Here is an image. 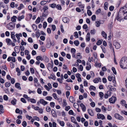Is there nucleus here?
I'll use <instances>...</instances> for the list:
<instances>
[{
	"mask_svg": "<svg viewBox=\"0 0 127 127\" xmlns=\"http://www.w3.org/2000/svg\"><path fill=\"white\" fill-rule=\"evenodd\" d=\"M14 4V3L13 2H12L10 4V6L11 7L14 8L15 7Z\"/></svg>",
	"mask_w": 127,
	"mask_h": 127,
	"instance_id": "nucleus-59",
	"label": "nucleus"
},
{
	"mask_svg": "<svg viewBox=\"0 0 127 127\" xmlns=\"http://www.w3.org/2000/svg\"><path fill=\"white\" fill-rule=\"evenodd\" d=\"M89 89L90 91H91L92 90H96V88L93 85H91L90 86V87L89 88Z\"/></svg>",
	"mask_w": 127,
	"mask_h": 127,
	"instance_id": "nucleus-25",
	"label": "nucleus"
},
{
	"mask_svg": "<svg viewBox=\"0 0 127 127\" xmlns=\"http://www.w3.org/2000/svg\"><path fill=\"white\" fill-rule=\"evenodd\" d=\"M88 112L89 114L91 116H93L94 115V113L91 109H89L88 110Z\"/></svg>",
	"mask_w": 127,
	"mask_h": 127,
	"instance_id": "nucleus-13",
	"label": "nucleus"
},
{
	"mask_svg": "<svg viewBox=\"0 0 127 127\" xmlns=\"http://www.w3.org/2000/svg\"><path fill=\"white\" fill-rule=\"evenodd\" d=\"M6 42L7 43V45H9L10 44V43L11 42V40L10 39L8 38H6Z\"/></svg>",
	"mask_w": 127,
	"mask_h": 127,
	"instance_id": "nucleus-23",
	"label": "nucleus"
},
{
	"mask_svg": "<svg viewBox=\"0 0 127 127\" xmlns=\"http://www.w3.org/2000/svg\"><path fill=\"white\" fill-rule=\"evenodd\" d=\"M80 106L81 107L83 111H85L86 110V108L85 105L83 103H81L80 105Z\"/></svg>",
	"mask_w": 127,
	"mask_h": 127,
	"instance_id": "nucleus-17",
	"label": "nucleus"
},
{
	"mask_svg": "<svg viewBox=\"0 0 127 127\" xmlns=\"http://www.w3.org/2000/svg\"><path fill=\"white\" fill-rule=\"evenodd\" d=\"M121 104L123 106H124V105L126 104V101L124 100H122L121 101Z\"/></svg>",
	"mask_w": 127,
	"mask_h": 127,
	"instance_id": "nucleus-49",
	"label": "nucleus"
},
{
	"mask_svg": "<svg viewBox=\"0 0 127 127\" xmlns=\"http://www.w3.org/2000/svg\"><path fill=\"white\" fill-rule=\"evenodd\" d=\"M15 32H12L11 33V37L13 39L14 41L16 42V41L15 38V35H14Z\"/></svg>",
	"mask_w": 127,
	"mask_h": 127,
	"instance_id": "nucleus-9",
	"label": "nucleus"
},
{
	"mask_svg": "<svg viewBox=\"0 0 127 127\" xmlns=\"http://www.w3.org/2000/svg\"><path fill=\"white\" fill-rule=\"evenodd\" d=\"M53 19L51 17H49L47 19V21L49 23H51L53 21Z\"/></svg>",
	"mask_w": 127,
	"mask_h": 127,
	"instance_id": "nucleus-35",
	"label": "nucleus"
},
{
	"mask_svg": "<svg viewBox=\"0 0 127 127\" xmlns=\"http://www.w3.org/2000/svg\"><path fill=\"white\" fill-rule=\"evenodd\" d=\"M3 99L5 100H7L8 99V96L6 95H4L3 96Z\"/></svg>",
	"mask_w": 127,
	"mask_h": 127,
	"instance_id": "nucleus-57",
	"label": "nucleus"
},
{
	"mask_svg": "<svg viewBox=\"0 0 127 127\" xmlns=\"http://www.w3.org/2000/svg\"><path fill=\"white\" fill-rule=\"evenodd\" d=\"M50 105L51 107L54 108L55 105V103L53 102H51L50 103Z\"/></svg>",
	"mask_w": 127,
	"mask_h": 127,
	"instance_id": "nucleus-44",
	"label": "nucleus"
},
{
	"mask_svg": "<svg viewBox=\"0 0 127 127\" xmlns=\"http://www.w3.org/2000/svg\"><path fill=\"white\" fill-rule=\"evenodd\" d=\"M16 36L17 38L19 40L20 39V37L22 36V34L21 33H19V34H16Z\"/></svg>",
	"mask_w": 127,
	"mask_h": 127,
	"instance_id": "nucleus-20",
	"label": "nucleus"
},
{
	"mask_svg": "<svg viewBox=\"0 0 127 127\" xmlns=\"http://www.w3.org/2000/svg\"><path fill=\"white\" fill-rule=\"evenodd\" d=\"M101 109L102 110H103V111L104 112H105L107 110V108L106 107H105L104 106H102L101 107Z\"/></svg>",
	"mask_w": 127,
	"mask_h": 127,
	"instance_id": "nucleus-48",
	"label": "nucleus"
},
{
	"mask_svg": "<svg viewBox=\"0 0 127 127\" xmlns=\"http://www.w3.org/2000/svg\"><path fill=\"white\" fill-rule=\"evenodd\" d=\"M51 113L52 116L53 117H55L56 116V113L54 109H52V110Z\"/></svg>",
	"mask_w": 127,
	"mask_h": 127,
	"instance_id": "nucleus-22",
	"label": "nucleus"
},
{
	"mask_svg": "<svg viewBox=\"0 0 127 127\" xmlns=\"http://www.w3.org/2000/svg\"><path fill=\"white\" fill-rule=\"evenodd\" d=\"M32 27L33 29L35 31L37 29V26L33 24L32 25Z\"/></svg>",
	"mask_w": 127,
	"mask_h": 127,
	"instance_id": "nucleus-36",
	"label": "nucleus"
},
{
	"mask_svg": "<svg viewBox=\"0 0 127 127\" xmlns=\"http://www.w3.org/2000/svg\"><path fill=\"white\" fill-rule=\"evenodd\" d=\"M24 18V15H22L20 17H19L18 18V20L19 21H20L22 19H23Z\"/></svg>",
	"mask_w": 127,
	"mask_h": 127,
	"instance_id": "nucleus-28",
	"label": "nucleus"
},
{
	"mask_svg": "<svg viewBox=\"0 0 127 127\" xmlns=\"http://www.w3.org/2000/svg\"><path fill=\"white\" fill-rule=\"evenodd\" d=\"M10 27H8V29L9 30H12L13 29L15 26V24L13 22H11L9 23Z\"/></svg>",
	"mask_w": 127,
	"mask_h": 127,
	"instance_id": "nucleus-4",
	"label": "nucleus"
},
{
	"mask_svg": "<svg viewBox=\"0 0 127 127\" xmlns=\"http://www.w3.org/2000/svg\"><path fill=\"white\" fill-rule=\"evenodd\" d=\"M53 62L51 61V63H48L47 64V66L49 67L52 68L53 67Z\"/></svg>",
	"mask_w": 127,
	"mask_h": 127,
	"instance_id": "nucleus-16",
	"label": "nucleus"
},
{
	"mask_svg": "<svg viewBox=\"0 0 127 127\" xmlns=\"http://www.w3.org/2000/svg\"><path fill=\"white\" fill-rule=\"evenodd\" d=\"M101 34L103 37L105 38H106L107 37V35L106 34L104 31H102Z\"/></svg>",
	"mask_w": 127,
	"mask_h": 127,
	"instance_id": "nucleus-19",
	"label": "nucleus"
},
{
	"mask_svg": "<svg viewBox=\"0 0 127 127\" xmlns=\"http://www.w3.org/2000/svg\"><path fill=\"white\" fill-rule=\"evenodd\" d=\"M87 13L89 16H90L92 15V12L90 10H88L87 11Z\"/></svg>",
	"mask_w": 127,
	"mask_h": 127,
	"instance_id": "nucleus-46",
	"label": "nucleus"
},
{
	"mask_svg": "<svg viewBox=\"0 0 127 127\" xmlns=\"http://www.w3.org/2000/svg\"><path fill=\"white\" fill-rule=\"evenodd\" d=\"M52 30L53 31H54L56 29V27L55 25H52L51 26Z\"/></svg>",
	"mask_w": 127,
	"mask_h": 127,
	"instance_id": "nucleus-50",
	"label": "nucleus"
},
{
	"mask_svg": "<svg viewBox=\"0 0 127 127\" xmlns=\"http://www.w3.org/2000/svg\"><path fill=\"white\" fill-rule=\"evenodd\" d=\"M17 101L15 99H14L13 100H12L11 101V103L13 105H15L16 104V102Z\"/></svg>",
	"mask_w": 127,
	"mask_h": 127,
	"instance_id": "nucleus-26",
	"label": "nucleus"
},
{
	"mask_svg": "<svg viewBox=\"0 0 127 127\" xmlns=\"http://www.w3.org/2000/svg\"><path fill=\"white\" fill-rule=\"evenodd\" d=\"M59 124L62 127L64 126V123L63 121H60L59 122Z\"/></svg>",
	"mask_w": 127,
	"mask_h": 127,
	"instance_id": "nucleus-39",
	"label": "nucleus"
},
{
	"mask_svg": "<svg viewBox=\"0 0 127 127\" xmlns=\"http://www.w3.org/2000/svg\"><path fill=\"white\" fill-rule=\"evenodd\" d=\"M93 81L95 83H97L99 82V80H98L97 78H96L95 79L93 80Z\"/></svg>",
	"mask_w": 127,
	"mask_h": 127,
	"instance_id": "nucleus-61",
	"label": "nucleus"
},
{
	"mask_svg": "<svg viewBox=\"0 0 127 127\" xmlns=\"http://www.w3.org/2000/svg\"><path fill=\"white\" fill-rule=\"evenodd\" d=\"M91 106L92 107H94L95 105V104L94 102H92L90 103Z\"/></svg>",
	"mask_w": 127,
	"mask_h": 127,
	"instance_id": "nucleus-58",
	"label": "nucleus"
},
{
	"mask_svg": "<svg viewBox=\"0 0 127 127\" xmlns=\"http://www.w3.org/2000/svg\"><path fill=\"white\" fill-rule=\"evenodd\" d=\"M116 100V98L114 96H112L109 99V102L112 103H114Z\"/></svg>",
	"mask_w": 127,
	"mask_h": 127,
	"instance_id": "nucleus-3",
	"label": "nucleus"
},
{
	"mask_svg": "<svg viewBox=\"0 0 127 127\" xmlns=\"http://www.w3.org/2000/svg\"><path fill=\"white\" fill-rule=\"evenodd\" d=\"M47 23L46 22H44L43 23V27L45 29L47 27Z\"/></svg>",
	"mask_w": 127,
	"mask_h": 127,
	"instance_id": "nucleus-60",
	"label": "nucleus"
},
{
	"mask_svg": "<svg viewBox=\"0 0 127 127\" xmlns=\"http://www.w3.org/2000/svg\"><path fill=\"white\" fill-rule=\"evenodd\" d=\"M56 8L59 10H61V5L59 4H58L56 6Z\"/></svg>",
	"mask_w": 127,
	"mask_h": 127,
	"instance_id": "nucleus-56",
	"label": "nucleus"
},
{
	"mask_svg": "<svg viewBox=\"0 0 127 127\" xmlns=\"http://www.w3.org/2000/svg\"><path fill=\"white\" fill-rule=\"evenodd\" d=\"M97 118L98 119H101L103 120L105 118V116L102 114L97 113Z\"/></svg>",
	"mask_w": 127,
	"mask_h": 127,
	"instance_id": "nucleus-7",
	"label": "nucleus"
},
{
	"mask_svg": "<svg viewBox=\"0 0 127 127\" xmlns=\"http://www.w3.org/2000/svg\"><path fill=\"white\" fill-rule=\"evenodd\" d=\"M70 109V107L69 106H67L65 107V110L66 111H68Z\"/></svg>",
	"mask_w": 127,
	"mask_h": 127,
	"instance_id": "nucleus-63",
	"label": "nucleus"
},
{
	"mask_svg": "<svg viewBox=\"0 0 127 127\" xmlns=\"http://www.w3.org/2000/svg\"><path fill=\"white\" fill-rule=\"evenodd\" d=\"M114 43H115V47L116 49H118L120 47V45L119 43L117 42H116Z\"/></svg>",
	"mask_w": 127,
	"mask_h": 127,
	"instance_id": "nucleus-14",
	"label": "nucleus"
},
{
	"mask_svg": "<svg viewBox=\"0 0 127 127\" xmlns=\"http://www.w3.org/2000/svg\"><path fill=\"white\" fill-rule=\"evenodd\" d=\"M74 36L75 37V38H77L78 37V33L77 32H75L74 33Z\"/></svg>",
	"mask_w": 127,
	"mask_h": 127,
	"instance_id": "nucleus-47",
	"label": "nucleus"
},
{
	"mask_svg": "<svg viewBox=\"0 0 127 127\" xmlns=\"http://www.w3.org/2000/svg\"><path fill=\"white\" fill-rule=\"evenodd\" d=\"M10 85V82H6L5 84V86L6 87H9Z\"/></svg>",
	"mask_w": 127,
	"mask_h": 127,
	"instance_id": "nucleus-33",
	"label": "nucleus"
},
{
	"mask_svg": "<svg viewBox=\"0 0 127 127\" xmlns=\"http://www.w3.org/2000/svg\"><path fill=\"white\" fill-rule=\"evenodd\" d=\"M20 84L19 83H17L15 84V86L17 89L19 90H21V88L20 87Z\"/></svg>",
	"mask_w": 127,
	"mask_h": 127,
	"instance_id": "nucleus-15",
	"label": "nucleus"
},
{
	"mask_svg": "<svg viewBox=\"0 0 127 127\" xmlns=\"http://www.w3.org/2000/svg\"><path fill=\"white\" fill-rule=\"evenodd\" d=\"M107 2H106L104 3V8L105 10H107Z\"/></svg>",
	"mask_w": 127,
	"mask_h": 127,
	"instance_id": "nucleus-55",
	"label": "nucleus"
},
{
	"mask_svg": "<svg viewBox=\"0 0 127 127\" xmlns=\"http://www.w3.org/2000/svg\"><path fill=\"white\" fill-rule=\"evenodd\" d=\"M76 76L77 78V81L78 82H80L81 81V79L80 77V75L79 73L77 74Z\"/></svg>",
	"mask_w": 127,
	"mask_h": 127,
	"instance_id": "nucleus-11",
	"label": "nucleus"
},
{
	"mask_svg": "<svg viewBox=\"0 0 127 127\" xmlns=\"http://www.w3.org/2000/svg\"><path fill=\"white\" fill-rule=\"evenodd\" d=\"M100 20L96 21L95 22V25L97 27H99L100 25Z\"/></svg>",
	"mask_w": 127,
	"mask_h": 127,
	"instance_id": "nucleus-12",
	"label": "nucleus"
},
{
	"mask_svg": "<svg viewBox=\"0 0 127 127\" xmlns=\"http://www.w3.org/2000/svg\"><path fill=\"white\" fill-rule=\"evenodd\" d=\"M102 43V41L100 40H99L96 43L97 45H100Z\"/></svg>",
	"mask_w": 127,
	"mask_h": 127,
	"instance_id": "nucleus-41",
	"label": "nucleus"
},
{
	"mask_svg": "<svg viewBox=\"0 0 127 127\" xmlns=\"http://www.w3.org/2000/svg\"><path fill=\"white\" fill-rule=\"evenodd\" d=\"M22 125L24 127H25L27 126V123L25 121H23L22 123Z\"/></svg>",
	"mask_w": 127,
	"mask_h": 127,
	"instance_id": "nucleus-40",
	"label": "nucleus"
},
{
	"mask_svg": "<svg viewBox=\"0 0 127 127\" xmlns=\"http://www.w3.org/2000/svg\"><path fill=\"white\" fill-rule=\"evenodd\" d=\"M71 121L75 124H77L75 119L73 117H72L71 118Z\"/></svg>",
	"mask_w": 127,
	"mask_h": 127,
	"instance_id": "nucleus-18",
	"label": "nucleus"
},
{
	"mask_svg": "<svg viewBox=\"0 0 127 127\" xmlns=\"http://www.w3.org/2000/svg\"><path fill=\"white\" fill-rule=\"evenodd\" d=\"M23 96L24 97L27 99L28 100H29L30 99V98L28 97V96L24 94L23 95Z\"/></svg>",
	"mask_w": 127,
	"mask_h": 127,
	"instance_id": "nucleus-51",
	"label": "nucleus"
},
{
	"mask_svg": "<svg viewBox=\"0 0 127 127\" xmlns=\"http://www.w3.org/2000/svg\"><path fill=\"white\" fill-rule=\"evenodd\" d=\"M49 6L52 8H54L56 6V5L54 3H52L51 4H49Z\"/></svg>",
	"mask_w": 127,
	"mask_h": 127,
	"instance_id": "nucleus-38",
	"label": "nucleus"
},
{
	"mask_svg": "<svg viewBox=\"0 0 127 127\" xmlns=\"http://www.w3.org/2000/svg\"><path fill=\"white\" fill-rule=\"evenodd\" d=\"M96 18V16L95 15H92L91 17V19L93 21H94L95 20Z\"/></svg>",
	"mask_w": 127,
	"mask_h": 127,
	"instance_id": "nucleus-45",
	"label": "nucleus"
},
{
	"mask_svg": "<svg viewBox=\"0 0 127 127\" xmlns=\"http://www.w3.org/2000/svg\"><path fill=\"white\" fill-rule=\"evenodd\" d=\"M90 34L89 32H88L86 36V40L87 41H89L90 40Z\"/></svg>",
	"mask_w": 127,
	"mask_h": 127,
	"instance_id": "nucleus-10",
	"label": "nucleus"
},
{
	"mask_svg": "<svg viewBox=\"0 0 127 127\" xmlns=\"http://www.w3.org/2000/svg\"><path fill=\"white\" fill-rule=\"evenodd\" d=\"M107 88L109 90L112 91L113 92L115 91L116 90V88L111 85H109L108 86Z\"/></svg>",
	"mask_w": 127,
	"mask_h": 127,
	"instance_id": "nucleus-6",
	"label": "nucleus"
},
{
	"mask_svg": "<svg viewBox=\"0 0 127 127\" xmlns=\"http://www.w3.org/2000/svg\"><path fill=\"white\" fill-rule=\"evenodd\" d=\"M66 125L68 127H73L72 125L69 122H67L66 124Z\"/></svg>",
	"mask_w": 127,
	"mask_h": 127,
	"instance_id": "nucleus-64",
	"label": "nucleus"
},
{
	"mask_svg": "<svg viewBox=\"0 0 127 127\" xmlns=\"http://www.w3.org/2000/svg\"><path fill=\"white\" fill-rule=\"evenodd\" d=\"M48 9V7L46 5L44 6L43 8V10L44 11H45L46 10H47Z\"/></svg>",
	"mask_w": 127,
	"mask_h": 127,
	"instance_id": "nucleus-62",
	"label": "nucleus"
},
{
	"mask_svg": "<svg viewBox=\"0 0 127 127\" xmlns=\"http://www.w3.org/2000/svg\"><path fill=\"white\" fill-rule=\"evenodd\" d=\"M17 18L16 16H13L11 18V20L13 22H15L16 21V19Z\"/></svg>",
	"mask_w": 127,
	"mask_h": 127,
	"instance_id": "nucleus-21",
	"label": "nucleus"
},
{
	"mask_svg": "<svg viewBox=\"0 0 127 127\" xmlns=\"http://www.w3.org/2000/svg\"><path fill=\"white\" fill-rule=\"evenodd\" d=\"M46 99L47 100L51 101L52 99V97L50 96H48L46 97Z\"/></svg>",
	"mask_w": 127,
	"mask_h": 127,
	"instance_id": "nucleus-42",
	"label": "nucleus"
},
{
	"mask_svg": "<svg viewBox=\"0 0 127 127\" xmlns=\"http://www.w3.org/2000/svg\"><path fill=\"white\" fill-rule=\"evenodd\" d=\"M46 110L47 112H49L51 110V108L49 106H48L46 107Z\"/></svg>",
	"mask_w": 127,
	"mask_h": 127,
	"instance_id": "nucleus-43",
	"label": "nucleus"
},
{
	"mask_svg": "<svg viewBox=\"0 0 127 127\" xmlns=\"http://www.w3.org/2000/svg\"><path fill=\"white\" fill-rule=\"evenodd\" d=\"M121 112L122 114H124L126 115H127V112L125 110H123Z\"/></svg>",
	"mask_w": 127,
	"mask_h": 127,
	"instance_id": "nucleus-53",
	"label": "nucleus"
},
{
	"mask_svg": "<svg viewBox=\"0 0 127 127\" xmlns=\"http://www.w3.org/2000/svg\"><path fill=\"white\" fill-rule=\"evenodd\" d=\"M40 21V18L39 17H38L35 21V23L36 24L39 23Z\"/></svg>",
	"mask_w": 127,
	"mask_h": 127,
	"instance_id": "nucleus-31",
	"label": "nucleus"
},
{
	"mask_svg": "<svg viewBox=\"0 0 127 127\" xmlns=\"http://www.w3.org/2000/svg\"><path fill=\"white\" fill-rule=\"evenodd\" d=\"M120 64L121 68L124 69L127 68V57L124 56L121 58Z\"/></svg>",
	"mask_w": 127,
	"mask_h": 127,
	"instance_id": "nucleus-2",
	"label": "nucleus"
},
{
	"mask_svg": "<svg viewBox=\"0 0 127 127\" xmlns=\"http://www.w3.org/2000/svg\"><path fill=\"white\" fill-rule=\"evenodd\" d=\"M62 20L64 23H66L68 21V19L64 17L63 18Z\"/></svg>",
	"mask_w": 127,
	"mask_h": 127,
	"instance_id": "nucleus-29",
	"label": "nucleus"
},
{
	"mask_svg": "<svg viewBox=\"0 0 127 127\" xmlns=\"http://www.w3.org/2000/svg\"><path fill=\"white\" fill-rule=\"evenodd\" d=\"M39 102L40 103L42 104L44 106L47 104L48 103L47 101H45L43 99H40Z\"/></svg>",
	"mask_w": 127,
	"mask_h": 127,
	"instance_id": "nucleus-8",
	"label": "nucleus"
},
{
	"mask_svg": "<svg viewBox=\"0 0 127 127\" xmlns=\"http://www.w3.org/2000/svg\"><path fill=\"white\" fill-rule=\"evenodd\" d=\"M91 68V65H90L89 66H87L86 67V69L87 70H89Z\"/></svg>",
	"mask_w": 127,
	"mask_h": 127,
	"instance_id": "nucleus-54",
	"label": "nucleus"
},
{
	"mask_svg": "<svg viewBox=\"0 0 127 127\" xmlns=\"http://www.w3.org/2000/svg\"><path fill=\"white\" fill-rule=\"evenodd\" d=\"M78 5L81 8H83L84 7V4H81V2H79L78 3Z\"/></svg>",
	"mask_w": 127,
	"mask_h": 127,
	"instance_id": "nucleus-24",
	"label": "nucleus"
},
{
	"mask_svg": "<svg viewBox=\"0 0 127 127\" xmlns=\"http://www.w3.org/2000/svg\"><path fill=\"white\" fill-rule=\"evenodd\" d=\"M99 95L100 97L101 98V99H102V97L103 96V94L102 92H100L99 93Z\"/></svg>",
	"mask_w": 127,
	"mask_h": 127,
	"instance_id": "nucleus-52",
	"label": "nucleus"
},
{
	"mask_svg": "<svg viewBox=\"0 0 127 127\" xmlns=\"http://www.w3.org/2000/svg\"><path fill=\"white\" fill-rule=\"evenodd\" d=\"M74 44L76 46H78L79 44V42L78 40H75L74 41Z\"/></svg>",
	"mask_w": 127,
	"mask_h": 127,
	"instance_id": "nucleus-32",
	"label": "nucleus"
},
{
	"mask_svg": "<svg viewBox=\"0 0 127 127\" xmlns=\"http://www.w3.org/2000/svg\"><path fill=\"white\" fill-rule=\"evenodd\" d=\"M31 102L32 103H35L36 102V100L35 99L33 98L30 99H29Z\"/></svg>",
	"mask_w": 127,
	"mask_h": 127,
	"instance_id": "nucleus-30",
	"label": "nucleus"
},
{
	"mask_svg": "<svg viewBox=\"0 0 127 127\" xmlns=\"http://www.w3.org/2000/svg\"><path fill=\"white\" fill-rule=\"evenodd\" d=\"M69 100L70 102H73L74 101V98L73 96H70L69 97Z\"/></svg>",
	"mask_w": 127,
	"mask_h": 127,
	"instance_id": "nucleus-27",
	"label": "nucleus"
},
{
	"mask_svg": "<svg viewBox=\"0 0 127 127\" xmlns=\"http://www.w3.org/2000/svg\"><path fill=\"white\" fill-rule=\"evenodd\" d=\"M115 117L116 119L120 120H123L124 119V118L122 116L117 113L115 114Z\"/></svg>",
	"mask_w": 127,
	"mask_h": 127,
	"instance_id": "nucleus-5",
	"label": "nucleus"
},
{
	"mask_svg": "<svg viewBox=\"0 0 127 127\" xmlns=\"http://www.w3.org/2000/svg\"><path fill=\"white\" fill-rule=\"evenodd\" d=\"M124 19H127V3L124 6L120 8L118 15L115 19L120 22L123 21Z\"/></svg>",
	"mask_w": 127,
	"mask_h": 127,
	"instance_id": "nucleus-1",
	"label": "nucleus"
},
{
	"mask_svg": "<svg viewBox=\"0 0 127 127\" xmlns=\"http://www.w3.org/2000/svg\"><path fill=\"white\" fill-rule=\"evenodd\" d=\"M67 104V103L66 102V100L65 99L63 100V106L64 107Z\"/></svg>",
	"mask_w": 127,
	"mask_h": 127,
	"instance_id": "nucleus-34",
	"label": "nucleus"
},
{
	"mask_svg": "<svg viewBox=\"0 0 127 127\" xmlns=\"http://www.w3.org/2000/svg\"><path fill=\"white\" fill-rule=\"evenodd\" d=\"M47 3V1H42L40 2V4L42 5H44Z\"/></svg>",
	"mask_w": 127,
	"mask_h": 127,
	"instance_id": "nucleus-37",
	"label": "nucleus"
}]
</instances>
